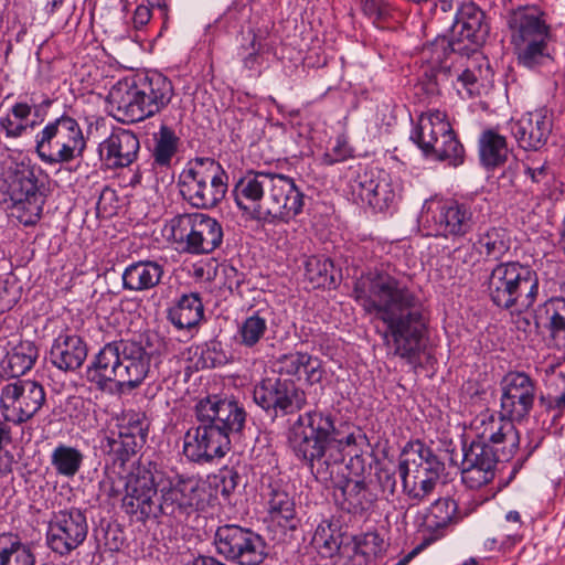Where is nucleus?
<instances>
[{
    "mask_svg": "<svg viewBox=\"0 0 565 565\" xmlns=\"http://www.w3.org/2000/svg\"><path fill=\"white\" fill-rule=\"evenodd\" d=\"M355 301L385 326L383 340L388 351L412 361L419 354L425 329L422 305L407 284L384 271H370L356 279Z\"/></svg>",
    "mask_w": 565,
    "mask_h": 565,
    "instance_id": "1",
    "label": "nucleus"
},
{
    "mask_svg": "<svg viewBox=\"0 0 565 565\" xmlns=\"http://www.w3.org/2000/svg\"><path fill=\"white\" fill-rule=\"evenodd\" d=\"M365 440L360 428L349 423L335 426L331 414L318 409L299 415L289 437L296 457L305 461L321 481L332 479L347 449L361 446Z\"/></svg>",
    "mask_w": 565,
    "mask_h": 565,
    "instance_id": "2",
    "label": "nucleus"
},
{
    "mask_svg": "<svg viewBox=\"0 0 565 565\" xmlns=\"http://www.w3.org/2000/svg\"><path fill=\"white\" fill-rule=\"evenodd\" d=\"M195 413L199 425L184 435V456L199 463L224 457L231 448V436L245 425V409L235 401L210 396L196 404Z\"/></svg>",
    "mask_w": 565,
    "mask_h": 565,
    "instance_id": "3",
    "label": "nucleus"
},
{
    "mask_svg": "<svg viewBox=\"0 0 565 565\" xmlns=\"http://www.w3.org/2000/svg\"><path fill=\"white\" fill-rule=\"evenodd\" d=\"M173 97V86L161 73H150L118 81L107 100L122 122H138L166 108Z\"/></svg>",
    "mask_w": 565,
    "mask_h": 565,
    "instance_id": "4",
    "label": "nucleus"
},
{
    "mask_svg": "<svg viewBox=\"0 0 565 565\" xmlns=\"http://www.w3.org/2000/svg\"><path fill=\"white\" fill-rule=\"evenodd\" d=\"M487 294L494 306L523 312L534 306L540 292L537 273L518 260L498 263L486 281Z\"/></svg>",
    "mask_w": 565,
    "mask_h": 565,
    "instance_id": "5",
    "label": "nucleus"
},
{
    "mask_svg": "<svg viewBox=\"0 0 565 565\" xmlns=\"http://www.w3.org/2000/svg\"><path fill=\"white\" fill-rule=\"evenodd\" d=\"M443 470L444 463L423 443L416 441L403 449L396 471L412 505L423 503L434 493Z\"/></svg>",
    "mask_w": 565,
    "mask_h": 565,
    "instance_id": "6",
    "label": "nucleus"
},
{
    "mask_svg": "<svg viewBox=\"0 0 565 565\" xmlns=\"http://www.w3.org/2000/svg\"><path fill=\"white\" fill-rule=\"evenodd\" d=\"M542 17L535 8H520L512 12L508 22L512 42L519 51V62L530 68L550 57L551 32Z\"/></svg>",
    "mask_w": 565,
    "mask_h": 565,
    "instance_id": "7",
    "label": "nucleus"
},
{
    "mask_svg": "<svg viewBox=\"0 0 565 565\" xmlns=\"http://www.w3.org/2000/svg\"><path fill=\"white\" fill-rule=\"evenodd\" d=\"M426 154H435L440 161L458 167L465 161V149L457 139L446 114L438 109L429 110L419 117L418 126L411 135Z\"/></svg>",
    "mask_w": 565,
    "mask_h": 565,
    "instance_id": "8",
    "label": "nucleus"
},
{
    "mask_svg": "<svg viewBox=\"0 0 565 565\" xmlns=\"http://www.w3.org/2000/svg\"><path fill=\"white\" fill-rule=\"evenodd\" d=\"M86 147L78 122L62 116L49 122L35 137V149L46 163L70 162L81 156Z\"/></svg>",
    "mask_w": 565,
    "mask_h": 565,
    "instance_id": "9",
    "label": "nucleus"
},
{
    "mask_svg": "<svg viewBox=\"0 0 565 565\" xmlns=\"http://www.w3.org/2000/svg\"><path fill=\"white\" fill-rule=\"evenodd\" d=\"M213 545L220 556L238 565H259L267 556L265 540L237 524L220 525L214 533Z\"/></svg>",
    "mask_w": 565,
    "mask_h": 565,
    "instance_id": "10",
    "label": "nucleus"
},
{
    "mask_svg": "<svg viewBox=\"0 0 565 565\" xmlns=\"http://www.w3.org/2000/svg\"><path fill=\"white\" fill-rule=\"evenodd\" d=\"M159 479L145 466H137L126 476L121 509L136 522L145 523L160 515Z\"/></svg>",
    "mask_w": 565,
    "mask_h": 565,
    "instance_id": "11",
    "label": "nucleus"
},
{
    "mask_svg": "<svg viewBox=\"0 0 565 565\" xmlns=\"http://www.w3.org/2000/svg\"><path fill=\"white\" fill-rule=\"evenodd\" d=\"M0 191L11 215L21 224L32 226L40 221L47 191L43 179H3Z\"/></svg>",
    "mask_w": 565,
    "mask_h": 565,
    "instance_id": "12",
    "label": "nucleus"
},
{
    "mask_svg": "<svg viewBox=\"0 0 565 565\" xmlns=\"http://www.w3.org/2000/svg\"><path fill=\"white\" fill-rule=\"evenodd\" d=\"M45 403L44 387L33 381H17L0 390V413L8 426L32 419Z\"/></svg>",
    "mask_w": 565,
    "mask_h": 565,
    "instance_id": "13",
    "label": "nucleus"
},
{
    "mask_svg": "<svg viewBox=\"0 0 565 565\" xmlns=\"http://www.w3.org/2000/svg\"><path fill=\"white\" fill-rule=\"evenodd\" d=\"M86 514L78 508H65L52 513L45 534L47 547L60 556H67L86 540Z\"/></svg>",
    "mask_w": 565,
    "mask_h": 565,
    "instance_id": "14",
    "label": "nucleus"
},
{
    "mask_svg": "<svg viewBox=\"0 0 565 565\" xmlns=\"http://www.w3.org/2000/svg\"><path fill=\"white\" fill-rule=\"evenodd\" d=\"M254 402L273 417L294 414L305 407L307 396L291 380L267 377L253 391Z\"/></svg>",
    "mask_w": 565,
    "mask_h": 565,
    "instance_id": "15",
    "label": "nucleus"
},
{
    "mask_svg": "<svg viewBox=\"0 0 565 565\" xmlns=\"http://www.w3.org/2000/svg\"><path fill=\"white\" fill-rule=\"evenodd\" d=\"M514 422L498 417L487 409L473 418L471 429L481 443H486L493 450L498 461H509L520 447V435Z\"/></svg>",
    "mask_w": 565,
    "mask_h": 565,
    "instance_id": "16",
    "label": "nucleus"
},
{
    "mask_svg": "<svg viewBox=\"0 0 565 565\" xmlns=\"http://www.w3.org/2000/svg\"><path fill=\"white\" fill-rule=\"evenodd\" d=\"M500 414L498 417L522 422L533 408L536 385L534 380L524 372H509L501 383Z\"/></svg>",
    "mask_w": 565,
    "mask_h": 565,
    "instance_id": "17",
    "label": "nucleus"
},
{
    "mask_svg": "<svg viewBox=\"0 0 565 565\" xmlns=\"http://www.w3.org/2000/svg\"><path fill=\"white\" fill-rule=\"evenodd\" d=\"M498 457L493 450L479 439L463 449L461 461V481L469 489H479L490 483L495 476Z\"/></svg>",
    "mask_w": 565,
    "mask_h": 565,
    "instance_id": "18",
    "label": "nucleus"
},
{
    "mask_svg": "<svg viewBox=\"0 0 565 565\" xmlns=\"http://www.w3.org/2000/svg\"><path fill=\"white\" fill-rule=\"evenodd\" d=\"M509 126L519 147L537 151L546 145L552 134L553 120L547 109L540 108L512 119Z\"/></svg>",
    "mask_w": 565,
    "mask_h": 565,
    "instance_id": "19",
    "label": "nucleus"
},
{
    "mask_svg": "<svg viewBox=\"0 0 565 565\" xmlns=\"http://www.w3.org/2000/svg\"><path fill=\"white\" fill-rule=\"evenodd\" d=\"M433 218L436 235L462 236L467 234L475 224L472 203L458 200L437 202Z\"/></svg>",
    "mask_w": 565,
    "mask_h": 565,
    "instance_id": "20",
    "label": "nucleus"
},
{
    "mask_svg": "<svg viewBox=\"0 0 565 565\" xmlns=\"http://www.w3.org/2000/svg\"><path fill=\"white\" fill-rule=\"evenodd\" d=\"M120 341L106 343L93 358L86 369L87 380L97 387L104 390L109 383H117L121 386V353Z\"/></svg>",
    "mask_w": 565,
    "mask_h": 565,
    "instance_id": "21",
    "label": "nucleus"
},
{
    "mask_svg": "<svg viewBox=\"0 0 565 565\" xmlns=\"http://www.w3.org/2000/svg\"><path fill=\"white\" fill-rule=\"evenodd\" d=\"M484 12L473 2H463L457 10L452 32L458 41H467L475 46L484 43L489 34Z\"/></svg>",
    "mask_w": 565,
    "mask_h": 565,
    "instance_id": "22",
    "label": "nucleus"
},
{
    "mask_svg": "<svg viewBox=\"0 0 565 565\" xmlns=\"http://www.w3.org/2000/svg\"><path fill=\"white\" fill-rule=\"evenodd\" d=\"M86 342L75 333H60L52 343L50 362L60 371L74 372L87 358Z\"/></svg>",
    "mask_w": 565,
    "mask_h": 565,
    "instance_id": "23",
    "label": "nucleus"
},
{
    "mask_svg": "<svg viewBox=\"0 0 565 565\" xmlns=\"http://www.w3.org/2000/svg\"><path fill=\"white\" fill-rule=\"evenodd\" d=\"M350 185L362 202L380 212L388 209L399 196L396 179H353Z\"/></svg>",
    "mask_w": 565,
    "mask_h": 565,
    "instance_id": "24",
    "label": "nucleus"
},
{
    "mask_svg": "<svg viewBox=\"0 0 565 565\" xmlns=\"http://www.w3.org/2000/svg\"><path fill=\"white\" fill-rule=\"evenodd\" d=\"M121 347V386L130 388L139 386L147 375L151 366V355L138 342L122 341Z\"/></svg>",
    "mask_w": 565,
    "mask_h": 565,
    "instance_id": "25",
    "label": "nucleus"
},
{
    "mask_svg": "<svg viewBox=\"0 0 565 565\" xmlns=\"http://www.w3.org/2000/svg\"><path fill=\"white\" fill-rule=\"evenodd\" d=\"M275 371L281 375L296 377L310 384L320 383L324 371L321 361L306 352H289L278 356L274 363Z\"/></svg>",
    "mask_w": 565,
    "mask_h": 565,
    "instance_id": "26",
    "label": "nucleus"
},
{
    "mask_svg": "<svg viewBox=\"0 0 565 565\" xmlns=\"http://www.w3.org/2000/svg\"><path fill=\"white\" fill-rule=\"evenodd\" d=\"M459 520L458 505L451 498H439L435 500L423 520V531L428 534L424 544H430L443 537L449 526Z\"/></svg>",
    "mask_w": 565,
    "mask_h": 565,
    "instance_id": "27",
    "label": "nucleus"
},
{
    "mask_svg": "<svg viewBox=\"0 0 565 565\" xmlns=\"http://www.w3.org/2000/svg\"><path fill=\"white\" fill-rule=\"evenodd\" d=\"M180 191L196 207H214L227 192L223 179H184L179 183Z\"/></svg>",
    "mask_w": 565,
    "mask_h": 565,
    "instance_id": "28",
    "label": "nucleus"
},
{
    "mask_svg": "<svg viewBox=\"0 0 565 565\" xmlns=\"http://www.w3.org/2000/svg\"><path fill=\"white\" fill-rule=\"evenodd\" d=\"M278 180L280 185H274L270 194L274 206L266 214L271 216L270 221L288 223L302 211L303 194L295 185L294 179Z\"/></svg>",
    "mask_w": 565,
    "mask_h": 565,
    "instance_id": "29",
    "label": "nucleus"
},
{
    "mask_svg": "<svg viewBox=\"0 0 565 565\" xmlns=\"http://www.w3.org/2000/svg\"><path fill=\"white\" fill-rule=\"evenodd\" d=\"M333 495L341 510L353 514L367 511L375 500L365 481L361 479H345L339 482L334 487Z\"/></svg>",
    "mask_w": 565,
    "mask_h": 565,
    "instance_id": "30",
    "label": "nucleus"
},
{
    "mask_svg": "<svg viewBox=\"0 0 565 565\" xmlns=\"http://www.w3.org/2000/svg\"><path fill=\"white\" fill-rule=\"evenodd\" d=\"M124 420L118 438L113 439L109 445L111 451L128 457L146 443L148 424L143 414L135 412L128 413Z\"/></svg>",
    "mask_w": 565,
    "mask_h": 565,
    "instance_id": "31",
    "label": "nucleus"
},
{
    "mask_svg": "<svg viewBox=\"0 0 565 565\" xmlns=\"http://www.w3.org/2000/svg\"><path fill=\"white\" fill-rule=\"evenodd\" d=\"M138 150L137 136L126 129L115 130L102 143V152H106V161L114 168L128 167L136 159Z\"/></svg>",
    "mask_w": 565,
    "mask_h": 565,
    "instance_id": "32",
    "label": "nucleus"
},
{
    "mask_svg": "<svg viewBox=\"0 0 565 565\" xmlns=\"http://www.w3.org/2000/svg\"><path fill=\"white\" fill-rule=\"evenodd\" d=\"M163 266L154 260H139L128 265L122 273V287L130 291H146L159 285Z\"/></svg>",
    "mask_w": 565,
    "mask_h": 565,
    "instance_id": "33",
    "label": "nucleus"
},
{
    "mask_svg": "<svg viewBox=\"0 0 565 565\" xmlns=\"http://www.w3.org/2000/svg\"><path fill=\"white\" fill-rule=\"evenodd\" d=\"M265 498L271 520L295 527L292 524L296 516L295 501L288 491L287 483L280 479L270 481Z\"/></svg>",
    "mask_w": 565,
    "mask_h": 565,
    "instance_id": "34",
    "label": "nucleus"
},
{
    "mask_svg": "<svg viewBox=\"0 0 565 565\" xmlns=\"http://www.w3.org/2000/svg\"><path fill=\"white\" fill-rule=\"evenodd\" d=\"M39 356L36 345L31 341H20L13 345L1 361L2 376L20 377L28 373Z\"/></svg>",
    "mask_w": 565,
    "mask_h": 565,
    "instance_id": "35",
    "label": "nucleus"
},
{
    "mask_svg": "<svg viewBox=\"0 0 565 565\" xmlns=\"http://www.w3.org/2000/svg\"><path fill=\"white\" fill-rule=\"evenodd\" d=\"M204 317V307L198 294L182 295L177 302L169 308L168 318L178 329L195 328Z\"/></svg>",
    "mask_w": 565,
    "mask_h": 565,
    "instance_id": "36",
    "label": "nucleus"
},
{
    "mask_svg": "<svg viewBox=\"0 0 565 565\" xmlns=\"http://www.w3.org/2000/svg\"><path fill=\"white\" fill-rule=\"evenodd\" d=\"M233 194L237 206L253 220H267L259 202L264 196V185L258 179H238Z\"/></svg>",
    "mask_w": 565,
    "mask_h": 565,
    "instance_id": "37",
    "label": "nucleus"
},
{
    "mask_svg": "<svg viewBox=\"0 0 565 565\" xmlns=\"http://www.w3.org/2000/svg\"><path fill=\"white\" fill-rule=\"evenodd\" d=\"M199 213L180 214L172 217L164 226L167 237L182 252L193 255Z\"/></svg>",
    "mask_w": 565,
    "mask_h": 565,
    "instance_id": "38",
    "label": "nucleus"
},
{
    "mask_svg": "<svg viewBox=\"0 0 565 565\" xmlns=\"http://www.w3.org/2000/svg\"><path fill=\"white\" fill-rule=\"evenodd\" d=\"M480 162L487 170L502 166L509 156V148L504 136L492 129L483 131L479 138Z\"/></svg>",
    "mask_w": 565,
    "mask_h": 565,
    "instance_id": "39",
    "label": "nucleus"
},
{
    "mask_svg": "<svg viewBox=\"0 0 565 565\" xmlns=\"http://www.w3.org/2000/svg\"><path fill=\"white\" fill-rule=\"evenodd\" d=\"M270 311L267 308L249 312L238 324L236 340L246 348H254L266 334Z\"/></svg>",
    "mask_w": 565,
    "mask_h": 565,
    "instance_id": "40",
    "label": "nucleus"
},
{
    "mask_svg": "<svg viewBox=\"0 0 565 565\" xmlns=\"http://www.w3.org/2000/svg\"><path fill=\"white\" fill-rule=\"evenodd\" d=\"M84 454L76 447L64 443L57 444L51 455L50 463L56 476L74 478L82 469Z\"/></svg>",
    "mask_w": 565,
    "mask_h": 565,
    "instance_id": "41",
    "label": "nucleus"
},
{
    "mask_svg": "<svg viewBox=\"0 0 565 565\" xmlns=\"http://www.w3.org/2000/svg\"><path fill=\"white\" fill-rule=\"evenodd\" d=\"M0 565H35L33 548L22 542L18 535L12 533L1 534Z\"/></svg>",
    "mask_w": 565,
    "mask_h": 565,
    "instance_id": "42",
    "label": "nucleus"
},
{
    "mask_svg": "<svg viewBox=\"0 0 565 565\" xmlns=\"http://www.w3.org/2000/svg\"><path fill=\"white\" fill-rule=\"evenodd\" d=\"M193 255L212 253L223 241L221 224L213 217L199 213Z\"/></svg>",
    "mask_w": 565,
    "mask_h": 565,
    "instance_id": "43",
    "label": "nucleus"
},
{
    "mask_svg": "<svg viewBox=\"0 0 565 565\" xmlns=\"http://www.w3.org/2000/svg\"><path fill=\"white\" fill-rule=\"evenodd\" d=\"M179 484V492L182 502L179 507L183 509L186 516L204 508L206 499V486L201 479L194 476H175Z\"/></svg>",
    "mask_w": 565,
    "mask_h": 565,
    "instance_id": "44",
    "label": "nucleus"
},
{
    "mask_svg": "<svg viewBox=\"0 0 565 565\" xmlns=\"http://www.w3.org/2000/svg\"><path fill=\"white\" fill-rule=\"evenodd\" d=\"M543 320V327L548 331L551 338L555 341L565 343V299H548L539 315Z\"/></svg>",
    "mask_w": 565,
    "mask_h": 565,
    "instance_id": "45",
    "label": "nucleus"
},
{
    "mask_svg": "<svg viewBox=\"0 0 565 565\" xmlns=\"http://www.w3.org/2000/svg\"><path fill=\"white\" fill-rule=\"evenodd\" d=\"M153 166L156 168H169L178 150L179 137L171 127L161 125L159 131L153 135Z\"/></svg>",
    "mask_w": 565,
    "mask_h": 565,
    "instance_id": "46",
    "label": "nucleus"
},
{
    "mask_svg": "<svg viewBox=\"0 0 565 565\" xmlns=\"http://www.w3.org/2000/svg\"><path fill=\"white\" fill-rule=\"evenodd\" d=\"M31 110V106L26 103H17L6 117L0 118V127L7 137H21L28 129H32L36 125L35 121L29 120Z\"/></svg>",
    "mask_w": 565,
    "mask_h": 565,
    "instance_id": "47",
    "label": "nucleus"
},
{
    "mask_svg": "<svg viewBox=\"0 0 565 565\" xmlns=\"http://www.w3.org/2000/svg\"><path fill=\"white\" fill-rule=\"evenodd\" d=\"M160 514L170 515L175 519L186 518L180 505L182 502L177 477L159 479Z\"/></svg>",
    "mask_w": 565,
    "mask_h": 565,
    "instance_id": "48",
    "label": "nucleus"
},
{
    "mask_svg": "<svg viewBox=\"0 0 565 565\" xmlns=\"http://www.w3.org/2000/svg\"><path fill=\"white\" fill-rule=\"evenodd\" d=\"M384 550V541L376 533H366L351 547L348 565H367Z\"/></svg>",
    "mask_w": 565,
    "mask_h": 565,
    "instance_id": "49",
    "label": "nucleus"
},
{
    "mask_svg": "<svg viewBox=\"0 0 565 565\" xmlns=\"http://www.w3.org/2000/svg\"><path fill=\"white\" fill-rule=\"evenodd\" d=\"M333 263L322 255H312L305 260V276L313 288L326 287L333 281Z\"/></svg>",
    "mask_w": 565,
    "mask_h": 565,
    "instance_id": "50",
    "label": "nucleus"
},
{
    "mask_svg": "<svg viewBox=\"0 0 565 565\" xmlns=\"http://www.w3.org/2000/svg\"><path fill=\"white\" fill-rule=\"evenodd\" d=\"M340 537L334 534L331 523H320L312 536V544L323 556H332L340 548Z\"/></svg>",
    "mask_w": 565,
    "mask_h": 565,
    "instance_id": "51",
    "label": "nucleus"
},
{
    "mask_svg": "<svg viewBox=\"0 0 565 565\" xmlns=\"http://www.w3.org/2000/svg\"><path fill=\"white\" fill-rule=\"evenodd\" d=\"M194 355L198 358L195 361L196 369H212L222 364L224 360V355L216 342L198 345Z\"/></svg>",
    "mask_w": 565,
    "mask_h": 565,
    "instance_id": "52",
    "label": "nucleus"
},
{
    "mask_svg": "<svg viewBox=\"0 0 565 565\" xmlns=\"http://www.w3.org/2000/svg\"><path fill=\"white\" fill-rule=\"evenodd\" d=\"M188 177H220L223 168L213 158H194L188 162Z\"/></svg>",
    "mask_w": 565,
    "mask_h": 565,
    "instance_id": "53",
    "label": "nucleus"
},
{
    "mask_svg": "<svg viewBox=\"0 0 565 565\" xmlns=\"http://www.w3.org/2000/svg\"><path fill=\"white\" fill-rule=\"evenodd\" d=\"M478 246L481 253L493 258H499L507 248L504 242L500 237L499 231L495 228H492L481 235L478 239Z\"/></svg>",
    "mask_w": 565,
    "mask_h": 565,
    "instance_id": "54",
    "label": "nucleus"
},
{
    "mask_svg": "<svg viewBox=\"0 0 565 565\" xmlns=\"http://www.w3.org/2000/svg\"><path fill=\"white\" fill-rule=\"evenodd\" d=\"M362 11L375 22L390 15V6L383 0H363Z\"/></svg>",
    "mask_w": 565,
    "mask_h": 565,
    "instance_id": "55",
    "label": "nucleus"
},
{
    "mask_svg": "<svg viewBox=\"0 0 565 565\" xmlns=\"http://www.w3.org/2000/svg\"><path fill=\"white\" fill-rule=\"evenodd\" d=\"M18 298L15 285L0 277V313L10 310L17 303Z\"/></svg>",
    "mask_w": 565,
    "mask_h": 565,
    "instance_id": "56",
    "label": "nucleus"
},
{
    "mask_svg": "<svg viewBox=\"0 0 565 565\" xmlns=\"http://www.w3.org/2000/svg\"><path fill=\"white\" fill-rule=\"evenodd\" d=\"M395 475H396V471H392L385 467L381 468L377 471V475H376L377 480H379V483H380L383 492H386L388 494H394V492L396 490V486H397Z\"/></svg>",
    "mask_w": 565,
    "mask_h": 565,
    "instance_id": "57",
    "label": "nucleus"
},
{
    "mask_svg": "<svg viewBox=\"0 0 565 565\" xmlns=\"http://www.w3.org/2000/svg\"><path fill=\"white\" fill-rule=\"evenodd\" d=\"M525 169L526 177H535L536 174H547L546 161L535 156H526L525 164H521Z\"/></svg>",
    "mask_w": 565,
    "mask_h": 565,
    "instance_id": "58",
    "label": "nucleus"
},
{
    "mask_svg": "<svg viewBox=\"0 0 565 565\" xmlns=\"http://www.w3.org/2000/svg\"><path fill=\"white\" fill-rule=\"evenodd\" d=\"M151 10L146 3L139 4L134 12L132 23L135 29H141L148 24L151 19Z\"/></svg>",
    "mask_w": 565,
    "mask_h": 565,
    "instance_id": "59",
    "label": "nucleus"
},
{
    "mask_svg": "<svg viewBox=\"0 0 565 565\" xmlns=\"http://www.w3.org/2000/svg\"><path fill=\"white\" fill-rule=\"evenodd\" d=\"M448 46L445 43H441V45L436 44L431 47H427L424 50V55H426L428 52H431L435 57H433L431 63H434L436 66L443 68V61L441 57H444L447 53Z\"/></svg>",
    "mask_w": 565,
    "mask_h": 565,
    "instance_id": "60",
    "label": "nucleus"
},
{
    "mask_svg": "<svg viewBox=\"0 0 565 565\" xmlns=\"http://www.w3.org/2000/svg\"><path fill=\"white\" fill-rule=\"evenodd\" d=\"M252 33V42H250V52L245 57V65L248 67H252L250 63H253L256 60V56L258 55L262 44L257 40V35L254 33V31H250Z\"/></svg>",
    "mask_w": 565,
    "mask_h": 565,
    "instance_id": "61",
    "label": "nucleus"
},
{
    "mask_svg": "<svg viewBox=\"0 0 565 565\" xmlns=\"http://www.w3.org/2000/svg\"><path fill=\"white\" fill-rule=\"evenodd\" d=\"M12 443L11 427L6 422H0V450Z\"/></svg>",
    "mask_w": 565,
    "mask_h": 565,
    "instance_id": "62",
    "label": "nucleus"
},
{
    "mask_svg": "<svg viewBox=\"0 0 565 565\" xmlns=\"http://www.w3.org/2000/svg\"><path fill=\"white\" fill-rule=\"evenodd\" d=\"M146 4L149 6L150 10L158 9L162 18L168 17V0H146Z\"/></svg>",
    "mask_w": 565,
    "mask_h": 565,
    "instance_id": "63",
    "label": "nucleus"
},
{
    "mask_svg": "<svg viewBox=\"0 0 565 565\" xmlns=\"http://www.w3.org/2000/svg\"><path fill=\"white\" fill-rule=\"evenodd\" d=\"M192 565H227L214 556L199 555L192 562Z\"/></svg>",
    "mask_w": 565,
    "mask_h": 565,
    "instance_id": "64",
    "label": "nucleus"
}]
</instances>
